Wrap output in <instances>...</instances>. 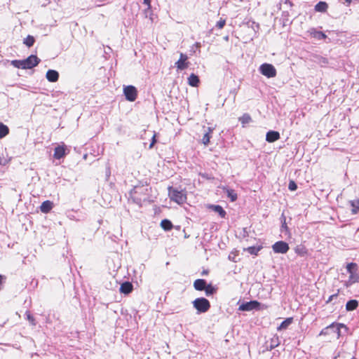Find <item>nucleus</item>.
Segmentation results:
<instances>
[{
  "instance_id": "f257e3e1",
  "label": "nucleus",
  "mask_w": 359,
  "mask_h": 359,
  "mask_svg": "<svg viewBox=\"0 0 359 359\" xmlns=\"http://www.w3.org/2000/svg\"><path fill=\"white\" fill-rule=\"evenodd\" d=\"M151 187L147 182H139L129 192V201L142 206L143 202L154 201Z\"/></svg>"
},
{
  "instance_id": "f03ea898",
  "label": "nucleus",
  "mask_w": 359,
  "mask_h": 359,
  "mask_svg": "<svg viewBox=\"0 0 359 359\" xmlns=\"http://www.w3.org/2000/svg\"><path fill=\"white\" fill-rule=\"evenodd\" d=\"M40 62L41 60L36 55H31L25 60H14L11 63L15 68L27 69L37 66Z\"/></svg>"
},
{
  "instance_id": "7ed1b4c3",
  "label": "nucleus",
  "mask_w": 359,
  "mask_h": 359,
  "mask_svg": "<svg viewBox=\"0 0 359 359\" xmlns=\"http://www.w3.org/2000/svg\"><path fill=\"white\" fill-rule=\"evenodd\" d=\"M346 271L349 276L348 280L345 281L344 285L349 287L359 282V268L356 263L351 262L346 265Z\"/></svg>"
},
{
  "instance_id": "20e7f679",
  "label": "nucleus",
  "mask_w": 359,
  "mask_h": 359,
  "mask_svg": "<svg viewBox=\"0 0 359 359\" xmlns=\"http://www.w3.org/2000/svg\"><path fill=\"white\" fill-rule=\"evenodd\" d=\"M168 196L171 201L182 205L187 201V193L185 190H179L172 187H168Z\"/></svg>"
},
{
  "instance_id": "39448f33",
  "label": "nucleus",
  "mask_w": 359,
  "mask_h": 359,
  "mask_svg": "<svg viewBox=\"0 0 359 359\" xmlns=\"http://www.w3.org/2000/svg\"><path fill=\"white\" fill-rule=\"evenodd\" d=\"M192 304L198 313H205L210 308V302L204 297L196 298L194 301H193Z\"/></svg>"
},
{
  "instance_id": "423d86ee",
  "label": "nucleus",
  "mask_w": 359,
  "mask_h": 359,
  "mask_svg": "<svg viewBox=\"0 0 359 359\" xmlns=\"http://www.w3.org/2000/svg\"><path fill=\"white\" fill-rule=\"evenodd\" d=\"M259 71L262 74L266 76L267 78H273L276 75V69L271 64H262L259 67Z\"/></svg>"
},
{
  "instance_id": "0eeeda50",
  "label": "nucleus",
  "mask_w": 359,
  "mask_h": 359,
  "mask_svg": "<svg viewBox=\"0 0 359 359\" xmlns=\"http://www.w3.org/2000/svg\"><path fill=\"white\" fill-rule=\"evenodd\" d=\"M260 303L256 300L244 302L239 306L238 310L242 311H250L252 310H259Z\"/></svg>"
},
{
  "instance_id": "6e6552de",
  "label": "nucleus",
  "mask_w": 359,
  "mask_h": 359,
  "mask_svg": "<svg viewBox=\"0 0 359 359\" xmlns=\"http://www.w3.org/2000/svg\"><path fill=\"white\" fill-rule=\"evenodd\" d=\"M273 251L275 253L285 254L288 252L290 247L288 243L285 241H277L272 245Z\"/></svg>"
},
{
  "instance_id": "1a4fd4ad",
  "label": "nucleus",
  "mask_w": 359,
  "mask_h": 359,
  "mask_svg": "<svg viewBox=\"0 0 359 359\" xmlns=\"http://www.w3.org/2000/svg\"><path fill=\"white\" fill-rule=\"evenodd\" d=\"M123 93L126 99L130 102H133L137 98V91L133 86H128L124 88Z\"/></svg>"
},
{
  "instance_id": "9d476101",
  "label": "nucleus",
  "mask_w": 359,
  "mask_h": 359,
  "mask_svg": "<svg viewBox=\"0 0 359 359\" xmlns=\"http://www.w3.org/2000/svg\"><path fill=\"white\" fill-rule=\"evenodd\" d=\"M188 57L184 53H180V59L175 62L178 70H184L188 67L189 62H187Z\"/></svg>"
},
{
  "instance_id": "9b49d317",
  "label": "nucleus",
  "mask_w": 359,
  "mask_h": 359,
  "mask_svg": "<svg viewBox=\"0 0 359 359\" xmlns=\"http://www.w3.org/2000/svg\"><path fill=\"white\" fill-rule=\"evenodd\" d=\"M307 33L309 34V35L317 39V40H325L327 38V35L320 32V31H318L316 28H310L308 31H307Z\"/></svg>"
},
{
  "instance_id": "f8f14e48",
  "label": "nucleus",
  "mask_w": 359,
  "mask_h": 359,
  "mask_svg": "<svg viewBox=\"0 0 359 359\" xmlns=\"http://www.w3.org/2000/svg\"><path fill=\"white\" fill-rule=\"evenodd\" d=\"M67 147L65 144L58 145L54 149L53 157L55 159H60L65 157L67 154Z\"/></svg>"
},
{
  "instance_id": "ddd939ff",
  "label": "nucleus",
  "mask_w": 359,
  "mask_h": 359,
  "mask_svg": "<svg viewBox=\"0 0 359 359\" xmlns=\"http://www.w3.org/2000/svg\"><path fill=\"white\" fill-rule=\"evenodd\" d=\"M204 135L202 138V142L204 145H208L210 142V140L212 137L211 134L213 132L214 128L211 127H204Z\"/></svg>"
},
{
  "instance_id": "4468645a",
  "label": "nucleus",
  "mask_w": 359,
  "mask_h": 359,
  "mask_svg": "<svg viewBox=\"0 0 359 359\" xmlns=\"http://www.w3.org/2000/svg\"><path fill=\"white\" fill-rule=\"evenodd\" d=\"M46 77L50 82H56L59 79V73L56 70L49 69L46 72Z\"/></svg>"
},
{
  "instance_id": "2eb2a0df",
  "label": "nucleus",
  "mask_w": 359,
  "mask_h": 359,
  "mask_svg": "<svg viewBox=\"0 0 359 359\" xmlns=\"http://www.w3.org/2000/svg\"><path fill=\"white\" fill-rule=\"evenodd\" d=\"M280 139V133L275 130H269L266 133V140L268 142H274Z\"/></svg>"
},
{
  "instance_id": "dca6fc26",
  "label": "nucleus",
  "mask_w": 359,
  "mask_h": 359,
  "mask_svg": "<svg viewBox=\"0 0 359 359\" xmlns=\"http://www.w3.org/2000/svg\"><path fill=\"white\" fill-rule=\"evenodd\" d=\"M329 326H334V328H332L330 331V334L334 333L337 334V338H339L341 333H340V329L341 327L346 329V326L342 323H333Z\"/></svg>"
},
{
  "instance_id": "f3484780",
  "label": "nucleus",
  "mask_w": 359,
  "mask_h": 359,
  "mask_svg": "<svg viewBox=\"0 0 359 359\" xmlns=\"http://www.w3.org/2000/svg\"><path fill=\"white\" fill-rule=\"evenodd\" d=\"M133 284L128 281H126L121 285L120 292L125 294H128L133 291Z\"/></svg>"
},
{
  "instance_id": "a211bd4d",
  "label": "nucleus",
  "mask_w": 359,
  "mask_h": 359,
  "mask_svg": "<svg viewBox=\"0 0 359 359\" xmlns=\"http://www.w3.org/2000/svg\"><path fill=\"white\" fill-rule=\"evenodd\" d=\"M207 285V282L205 279H197L194 282V287L198 291H203Z\"/></svg>"
},
{
  "instance_id": "6ab92c4d",
  "label": "nucleus",
  "mask_w": 359,
  "mask_h": 359,
  "mask_svg": "<svg viewBox=\"0 0 359 359\" xmlns=\"http://www.w3.org/2000/svg\"><path fill=\"white\" fill-rule=\"evenodd\" d=\"M53 207V202L47 200V201H43L41 203V205L40 206V210L43 213H48L52 210Z\"/></svg>"
},
{
  "instance_id": "aec40b11",
  "label": "nucleus",
  "mask_w": 359,
  "mask_h": 359,
  "mask_svg": "<svg viewBox=\"0 0 359 359\" xmlns=\"http://www.w3.org/2000/svg\"><path fill=\"white\" fill-rule=\"evenodd\" d=\"M200 82L199 78L197 75L191 74L188 78V83L192 87H197Z\"/></svg>"
},
{
  "instance_id": "412c9836",
  "label": "nucleus",
  "mask_w": 359,
  "mask_h": 359,
  "mask_svg": "<svg viewBox=\"0 0 359 359\" xmlns=\"http://www.w3.org/2000/svg\"><path fill=\"white\" fill-rule=\"evenodd\" d=\"M210 208L215 212L218 213L222 218H224L226 217V212L221 205H212Z\"/></svg>"
},
{
  "instance_id": "4be33fe9",
  "label": "nucleus",
  "mask_w": 359,
  "mask_h": 359,
  "mask_svg": "<svg viewBox=\"0 0 359 359\" xmlns=\"http://www.w3.org/2000/svg\"><path fill=\"white\" fill-rule=\"evenodd\" d=\"M328 8V5L325 1H319L316 6H315V11L316 12L320 13H325L327 11V9Z\"/></svg>"
},
{
  "instance_id": "5701e85b",
  "label": "nucleus",
  "mask_w": 359,
  "mask_h": 359,
  "mask_svg": "<svg viewBox=\"0 0 359 359\" xmlns=\"http://www.w3.org/2000/svg\"><path fill=\"white\" fill-rule=\"evenodd\" d=\"M358 306V302L355 299H351L346 304V309L348 311H354Z\"/></svg>"
},
{
  "instance_id": "b1692460",
  "label": "nucleus",
  "mask_w": 359,
  "mask_h": 359,
  "mask_svg": "<svg viewBox=\"0 0 359 359\" xmlns=\"http://www.w3.org/2000/svg\"><path fill=\"white\" fill-rule=\"evenodd\" d=\"M224 192L226 194L228 198H230L231 202L236 201L238 198L236 192L232 189H225Z\"/></svg>"
},
{
  "instance_id": "393cba45",
  "label": "nucleus",
  "mask_w": 359,
  "mask_h": 359,
  "mask_svg": "<svg viewBox=\"0 0 359 359\" xmlns=\"http://www.w3.org/2000/svg\"><path fill=\"white\" fill-rule=\"evenodd\" d=\"M292 323V318H287L283 320L280 325L277 327L278 331L285 330Z\"/></svg>"
},
{
  "instance_id": "a878e982",
  "label": "nucleus",
  "mask_w": 359,
  "mask_h": 359,
  "mask_svg": "<svg viewBox=\"0 0 359 359\" xmlns=\"http://www.w3.org/2000/svg\"><path fill=\"white\" fill-rule=\"evenodd\" d=\"M204 291L205 292V295L207 297H210L213 295L216 292L217 287L215 286H213L212 284H208L206 285V287L204 290Z\"/></svg>"
},
{
  "instance_id": "bb28decb",
  "label": "nucleus",
  "mask_w": 359,
  "mask_h": 359,
  "mask_svg": "<svg viewBox=\"0 0 359 359\" xmlns=\"http://www.w3.org/2000/svg\"><path fill=\"white\" fill-rule=\"evenodd\" d=\"M9 133V128L8 127L4 124L3 123L0 122V139L4 138Z\"/></svg>"
},
{
  "instance_id": "cd10ccee",
  "label": "nucleus",
  "mask_w": 359,
  "mask_h": 359,
  "mask_svg": "<svg viewBox=\"0 0 359 359\" xmlns=\"http://www.w3.org/2000/svg\"><path fill=\"white\" fill-rule=\"evenodd\" d=\"M349 203H350L351 206L352 207V209H351L352 214L355 215L356 213H358V212L359 210V199L350 201Z\"/></svg>"
},
{
  "instance_id": "c85d7f7f",
  "label": "nucleus",
  "mask_w": 359,
  "mask_h": 359,
  "mask_svg": "<svg viewBox=\"0 0 359 359\" xmlns=\"http://www.w3.org/2000/svg\"><path fill=\"white\" fill-rule=\"evenodd\" d=\"M262 247L261 245L259 246H250L248 248L245 249L250 255H257L258 252L262 250Z\"/></svg>"
},
{
  "instance_id": "c756f323",
  "label": "nucleus",
  "mask_w": 359,
  "mask_h": 359,
  "mask_svg": "<svg viewBox=\"0 0 359 359\" xmlns=\"http://www.w3.org/2000/svg\"><path fill=\"white\" fill-rule=\"evenodd\" d=\"M161 226L165 231H170L172 229V224L169 219H164L161 222Z\"/></svg>"
},
{
  "instance_id": "7c9ffc66",
  "label": "nucleus",
  "mask_w": 359,
  "mask_h": 359,
  "mask_svg": "<svg viewBox=\"0 0 359 359\" xmlns=\"http://www.w3.org/2000/svg\"><path fill=\"white\" fill-rule=\"evenodd\" d=\"M251 121L252 118L248 114H244L241 117L239 118V121L241 123L243 126L249 123Z\"/></svg>"
},
{
  "instance_id": "2f4dec72",
  "label": "nucleus",
  "mask_w": 359,
  "mask_h": 359,
  "mask_svg": "<svg viewBox=\"0 0 359 359\" xmlns=\"http://www.w3.org/2000/svg\"><path fill=\"white\" fill-rule=\"evenodd\" d=\"M35 42V39L34 38V36H31V35H28L25 39H24V43L27 46V47H32L34 43Z\"/></svg>"
},
{
  "instance_id": "473e14b6",
  "label": "nucleus",
  "mask_w": 359,
  "mask_h": 359,
  "mask_svg": "<svg viewBox=\"0 0 359 359\" xmlns=\"http://www.w3.org/2000/svg\"><path fill=\"white\" fill-rule=\"evenodd\" d=\"M25 316H26V319L29 322V323L32 325V326H35L36 325V320L35 318H34V316L30 313V312L29 311H27L25 312Z\"/></svg>"
},
{
  "instance_id": "72a5a7b5",
  "label": "nucleus",
  "mask_w": 359,
  "mask_h": 359,
  "mask_svg": "<svg viewBox=\"0 0 359 359\" xmlns=\"http://www.w3.org/2000/svg\"><path fill=\"white\" fill-rule=\"evenodd\" d=\"M280 344V341L278 337L272 338L270 344V349H273Z\"/></svg>"
},
{
  "instance_id": "f704fd0d",
  "label": "nucleus",
  "mask_w": 359,
  "mask_h": 359,
  "mask_svg": "<svg viewBox=\"0 0 359 359\" xmlns=\"http://www.w3.org/2000/svg\"><path fill=\"white\" fill-rule=\"evenodd\" d=\"M334 328V326H327L325 328L323 329L320 332V335H327V334H330V331L331 330L332 328Z\"/></svg>"
},
{
  "instance_id": "c9c22d12",
  "label": "nucleus",
  "mask_w": 359,
  "mask_h": 359,
  "mask_svg": "<svg viewBox=\"0 0 359 359\" xmlns=\"http://www.w3.org/2000/svg\"><path fill=\"white\" fill-rule=\"evenodd\" d=\"M226 24V20L224 19L220 18V20L217 22L216 27L218 29H222Z\"/></svg>"
},
{
  "instance_id": "e433bc0d",
  "label": "nucleus",
  "mask_w": 359,
  "mask_h": 359,
  "mask_svg": "<svg viewBox=\"0 0 359 359\" xmlns=\"http://www.w3.org/2000/svg\"><path fill=\"white\" fill-rule=\"evenodd\" d=\"M288 189L290 191H295L297 189V185L294 181L291 180L289 182Z\"/></svg>"
},
{
  "instance_id": "4c0bfd02",
  "label": "nucleus",
  "mask_w": 359,
  "mask_h": 359,
  "mask_svg": "<svg viewBox=\"0 0 359 359\" xmlns=\"http://www.w3.org/2000/svg\"><path fill=\"white\" fill-rule=\"evenodd\" d=\"M156 135L154 134V135H153V137H152L151 142V144H149V149H151V148L154 147V145L155 144V143H156Z\"/></svg>"
},
{
  "instance_id": "58836bf2",
  "label": "nucleus",
  "mask_w": 359,
  "mask_h": 359,
  "mask_svg": "<svg viewBox=\"0 0 359 359\" xmlns=\"http://www.w3.org/2000/svg\"><path fill=\"white\" fill-rule=\"evenodd\" d=\"M338 296V293H336V294H332L329 297L328 299L326 301V303H330V302H332L334 298L337 297Z\"/></svg>"
},
{
  "instance_id": "ea45409f",
  "label": "nucleus",
  "mask_w": 359,
  "mask_h": 359,
  "mask_svg": "<svg viewBox=\"0 0 359 359\" xmlns=\"http://www.w3.org/2000/svg\"><path fill=\"white\" fill-rule=\"evenodd\" d=\"M281 228H282V229L287 230V224L285 222V217H283V222H282Z\"/></svg>"
},
{
  "instance_id": "a19ab883",
  "label": "nucleus",
  "mask_w": 359,
  "mask_h": 359,
  "mask_svg": "<svg viewBox=\"0 0 359 359\" xmlns=\"http://www.w3.org/2000/svg\"><path fill=\"white\" fill-rule=\"evenodd\" d=\"M111 175V171H110V168H108L107 170H106V177L108 179L109 177Z\"/></svg>"
},
{
  "instance_id": "79ce46f5",
  "label": "nucleus",
  "mask_w": 359,
  "mask_h": 359,
  "mask_svg": "<svg viewBox=\"0 0 359 359\" xmlns=\"http://www.w3.org/2000/svg\"><path fill=\"white\" fill-rule=\"evenodd\" d=\"M150 3V0H144V4L148 6V8H149L151 6Z\"/></svg>"
},
{
  "instance_id": "37998d69",
  "label": "nucleus",
  "mask_w": 359,
  "mask_h": 359,
  "mask_svg": "<svg viewBox=\"0 0 359 359\" xmlns=\"http://www.w3.org/2000/svg\"><path fill=\"white\" fill-rule=\"evenodd\" d=\"M285 4H287V5H289L290 6H292V2H291V1H290V0H285Z\"/></svg>"
},
{
  "instance_id": "c03bdc74",
  "label": "nucleus",
  "mask_w": 359,
  "mask_h": 359,
  "mask_svg": "<svg viewBox=\"0 0 359 359\" xmlns=\"http://www.w3.org/2000/svg\"><path fill=\"white\" fill-rule=\"evenodd\" d=\"M195 45H196L197 47H200V46H201L200 43H198V42H197V43H196V44H195Z\"/></svg>"
},
{
  "instance_id": "a18cd8bd",
  "label": "nucleus",
  "mask_w": 359,
  "mask_h": 359,
  "mask_svg": "<svg viewBox=\"0 0 359 359\" xmlns=\"http://www.w3.org/2000/svg\"><path fill=\"white\" fill-rule=\"evenodd\" d=\"M231 92H232L233 93H234V95H236V89H234V90H233V91H231Z\"/></svg>"
},
{
  "instance_id": "49530a36",
  "label": "nucleus",
  "mask_w": 359,
  "mask_h": 359,
  "mask_svg": "<svg viewBox=\"0 0 359 359\" xmlns=\"http://www.w3.org/2000/svg\"><path fill=\"white\" fill-rule=\"evenodd\" d=\"M207 273H208V271H204L203 272V275H204V274H207Z\"/></svg>"
},
{
  "instance_id": "de8ad7c7",
  "label": "nucleus",
  "mask_w": 359,
  "mask_h": 359,
  "mask_svg": "<svg viewBox=\"0 0 359 359\" xmlns=\"http://www.w3.org/2000/svg\"><path fill=\"white\" fill-rule=\"evenodd\" d=\"M346 1L348 2V3H351V0H346Z\"/></svg>"
}]
</instances>
